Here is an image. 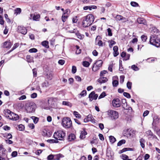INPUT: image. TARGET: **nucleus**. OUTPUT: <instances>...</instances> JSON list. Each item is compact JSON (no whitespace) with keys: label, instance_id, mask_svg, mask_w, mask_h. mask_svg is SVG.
<instances>
[{"label":"nucleus","instance_id":"obj_1","mask_svg":"<svg viewBox=\"0 0 160 160\" xmlns=\"http://www.w3.org/2000/svg\"><path fill=\"white\" fill-rule=\"evenodd\" d=\"M94 21V17L92 14H89L82 18V25L84 27H87L91 25Z\"/></svg>","mask_w":160,"mask_h":160},{"label":"nucleus","instance_id":"obj_2","mask_svg":"<svg viewBox=\"0 0 160 160\" xmlns=\"http://www.w3.org/2000/svg\"><path fill=\"white\" fill-rule=\"evenodd\" d=\"M150 43L158 48L160 46V40L158 38V35L151 34L150 37Z\"/></svg>","mask_w":160,"mask_h":160},{"label":"nucleus","instance_id":"obj_3","mask_svg":"<svg viewBox=\"0 0 160 160\" xmlns=\"http://www.w3.org/2000/svg\"><path fill=\"white\" fill-rule=\"evenodd\" d=\"M36 107L34 102H28L26 104L25 109L28 113H33L35 112Z\"/></svg>","mask_w":160,"mask_h":160},{"label":"nucleus","instance_id":"obj_4","mask_svg":"<svg viewBox=\"0 0 160 160\" xmlns=\"http://www.w3.org/2000/svg\"><path fill=\"white\" fill-rule=\"evenodd\" d=\"M62 125L66 128H70L72 126V122L69 118H64L62 120Z\"/></svg>","mask_w":160,"mask_h":160},{"label":"nucleus","instance_id":"obj_5","mask_svg":"<svg viewBox=\"0 0 160 160\" xmlns=\"http://www.w3.org/2000/svg\"><path fill=\"white\" fill-rule=\"evenodd\" d=\"M66 135V133L62 131H58L55 132L53 134L54 138L57 140H63L64 137Z\"/></svg>","mask_w":160,"mask_h":160},{"label":"nucleus","instance_id":"obj_6","mask_svg":"<svg viewBox=\"0 0 160 160\" xmlns=\"http://www.w3.org/2000/svg\"><path fill=\"white\" fill-rule=\"evenodd\" d=\"M108 115L112 120H116L118 118V113L115 111L109 110L107 111Z\"/></svg>","mask_w":160,"mask_h":160},{"label":"nucleus","instance_id":"obj_7","mask_svg":"<svg viewBox=\"0 0 160 160\" xmlns=\"http://www.w3.org/2000/svg\"><path fill=\"white\" fill-rule=\"evenodd\" d=\"M103 62L102 60H99L96 61L93 65L92 70L94 72L98 70L102 66Z\"/></svg>","mask_w":160,"mask_h":160},{"label":"nucleus","instance_id":"obj_8","mask_svg":"<svg viewBox=\"0 0 160 160\" xmlns=\"http://www.w3.org/2000/svg\"><path fill=\"white\" fill-rule=\"evenodd\" d=\"M6 149L2 145H0V160H5V156L6 155Z\"/></svg>","mask_w":160,"mask_h":160},{"label":"nucleus","instance_id":"obj_9","mask_svg":"<svg viewBox=\"0 0 160 160\" xmlns=\"http://www.w3.org/2000/svg\"><path fill=\"white\" fill-rule=\"evenodd\" d=\"M112 104L114 107H119L121 105V101L119 98H115L112 100Z\"/></svg>","mask_w":160,"mask_h":160},{"label":"nucleus","instance_id":"obj_10","mask_svg":"<svg viewBox=\"0 0 160 160\" xmlns=\"http://www.w3.org/2000/svg\"><path fill=\"white\" fill-rule=\"evenodd\" d=\"M98 95L95 94L94 91L91 92L89 95L88 98L89 99V101H92L93 100H96L97 99Z\"/></svg>","mask_w":160,"mask_h":160},{"label":"nucleus","instance_id":"obj_11","mask_svg":"<svg viewBox=\"0 0 160 160\" xmlns=\"http://www.w3.org/2000/svg\"><path fill=\"white\" fill-rule=\"evenodd\" d=\"M18 31L23 34H26L27 33V29L23 26H19L18 27Z\"/></svg>","mask_w":160,"mask_h":160},{"label":"nucleus","instance_id":"obj_12","mask_svg":"<svg viewBox=\"0 0 160 160\" xmlns=\"http://www.w3.org/2000/svg\"><path fill=\"white\" fill-rule=\"evenodd\" d=\"M13 112L9 110L8 109H4L3 111V114L4 115L5 117L7 118L10 119L11 118V115L12 114V113Z\"/></svg>","mask_w":160,"mask_h":160},{"label":"nucleus","instance_id":"obj_13","mask_svg":"<svg viewBox=\"0 0 160 160\" xmlns=\"http://www.w3.org/2000/svg\"><path fill=\"white\" fill-rule=\"evenodd\" d=\"M101 38L100 36H98L95 39V44L98 45L99 46H102L103 42L101 40Z\"/></svg>","mask_w":160,"mask_h":160},{"label":"nucleus","instance_id":"obj_14","mask_svg":"<svg viewBox=\"0 0 160 160\" xmlns=\"http://www.w3.org/2000/svg\"><path fill=\"white\" fill-rule=\"evenodd\" d=\"M106 156L108 157V159H112L114 155L113 152L111 151L110 149L107 148L106 151Z\"/></svg>","mask_w":160,"mask_h":160},{"label":"nucleus","instance_id":"obj_15","mask_svg":"<svg viewBox=\"0 0 160 160\" xmlns=\"http://www.w3.org/2000/svg\"><path fill=\"white\" fill-rule=\"evenodd\" d=\"M108 80V79L107 78L104 77H101V78L98 79L97 81L100 83L102 84L106 82Z\"/></svg>","mask_w":160,"mask_h":160},{"label":"nucleus","instance_id":"obj_16","mask_svg":"<svg viewBox=\"0 0 160 160\" xmlns=\"http://www.w3.org/2000/svg\"><path fill=\"white\" fill-rule=\"evenodd\" d=\"M11 117V118H10V119L14 121H16L18 120L19 118V117L18 115L17 114H15L13 112L12 113Z\"/></svg>","mask_w":160,"mask_h":160},{"label":"nucleus","instance_id":"obj_17","mask_svg":"<svg viewBox=\"0 0 160 160\" xmlns=\"http://www.w3.org/2000/svg\"><path fill=\"white\" fill-rule=\"evenodd\" d=\"M137 21L139 24H143L145 25L147 23L146 20L143 18H138Z\"/></svg>","mask_w":160,"mask_h":160},{"label":"nucleus","instance_id":"obj_18","mask_svg":"<svg viewBox=\"0 0 160 160\" xmlns=\"http://www.w3.org/2000/svg\"><path fill=\"white\" fill-rule=\"evenodd\" d=\"M12 44L9 41H6L3 43V47L6 48H10L12 45Z\"/></svg>","mask_w":160,"mask_h":160},{"label":"nucleus","instance_id":"obj_19","mask_svg":"<svg viewBox=\"0 0 160 160\" xmlns=\"http://www.w3.org/2000/svg\"><path fill=\"white\" fill-rule=\"evenodd\" d=\"M87 134V132L85 130V129H83V131L81 132L80 138L81 139H83L86 137L85 136Z\"/></svg>","mask_w":160,"mask_h":160},{"label":"nucleus","instance_id":"obj_20","mask_svg":"<svg viewBox=\"0 0 160 160\" xmlns=\"http://www.w3.org/2000/svg\"><path fill=\"white\" fill-rule=\"evenodd\" d=\"M122 107L123 108L125 109L128 110L127 107V104L126 102V100L125 99H122Z\"/></svg>","mask_w":160,"mask_h":160},{"label":"nucleus","instance_id":"obj_21","mask_svg":"<svg viewBox=\"0 0 160 160\" xmlns=\"http://www.w3.org/2000/svg\"><path fill=\"white\" fill-rule=\"evenodd\" d=\"M76 138V136L73 133H71L70 134L68 138V140L69 141H71L74 140Z\"/></svg>","mask_w":160,"mask_h":160},{"label":"nucleus","instance_id":"obj_22","mask_svg":"<svg viewBox=\"0 0 160 160\" xmlns=\"http://www.w3.org/2000/svg\"><path fill=\"white\" fill-rule=\"evenodd\" d=\"M87 95V91L85 90H83L78 95V98H80L82 97H83L86 96Z\"/></svg>","mask_w":160,"mask_h":160},{"label":"nucleus","instance_id":"obj_23","mask_svg":"<svg viewBox=\"0 0 160 160\" xmlns=\"http://www.w3.org/2000/svg\"><path fill=\"white\" fill-rule=\"evenodd\" d=\"M92 120V115L89 114L87 116V118H84V121L85 122H88Z\"/></svg>","mask_w":160,"mask_h":160},{"label":"nucleus","instance_id":"obj_24","mask_svg":"<svg viewBox=\"0 0 160 160\" xmlns=\"http://www.w3.org/2000/svg\"><path fill=\"white\" fill-rule=\"evenodd\" d=\"M42 45L47 48H49V42L48 41H44L42 42Z\"/></svg>","mask_w":160,"mask_h":160},{"label":"nucleus","instance_id":"obj_25","mask_svg":"<svg viewBox=\"0 0 160 160\" xmlns=\"http://www.w3.org/2000/svg\"><path fill=\"white\" fill-rule=\"evenodd\" d=\"M140 142L141 147L142 148H144L145 147L144 143L145 142V140L144 139L141 138L140 140Z\"/></svg>","mask_w":160,"mask_h":160},{"label":"nucleus","instance_id":"obj_26","mask_svg":"<svg viewBox=\"0 0 160 160\" xmlns=\"http://www.w3.org/2000/svg\"><path fill=\"white\" fill-rule=\"evenodd\" d=\"M109 139L110 142L112 143H114L116 141V138L113 136H110L109 137Z\"/></svg>","mask_w":160,"mask_h":160},{"label":"nucleus","instance_id":"obj_27","mask_svg":"<svg viewBox=\"0 0 160 160\" xmlns=\"http://www.w3.org/2000/svg\"><path fill=\"white\" fill-rule=\"evenodd\" d=\"M146 133L148 136L149 137V138H152V136L153 134L152 132L150 130H148L146 131Z\"/></svg>","mask_w":160,"mask_h":160},{"label":"nucleus","instance_id":"obj_28","mask_svg":"<svg viewBox=\"0 0 160 160\" xmlns=\"http://www.w3.org/2000/svg\"><path fill=\"white\" fill-rule=\"evenodd\" d=\"M62 155L61 154L54 155V160H59Z\"/></svg>","mask_w":160,"mask_h":160},{"label":"nucleus","instance_id":"obj_29","mask_svg":"<svg viewBox=\"0 0 160 160\" xmlns=\"http://www.w3.org/2000/svg\"><path fill=\"white\" fill-rule=\"evenodd\" d=\"M69 15H66L65 14H62V20L63 22H65L66 19L68 18V17Z\"/></svg>","mask_w":160,"mask_h":160},{"label":"nucleus","instance_id":"obj_30","mask_svg":"<svg viewBox=\"0 0 160 160\" xmlns=\"http://www.w3.org/2000/svg\"><path fill=\"white\" fill-rule=\"evenodd\" d=\"M76 35L77 36L78 38L80 39H82L83 38V35H82L80 34L79 32L78 31H77L75 33Z\"/></svg>","mask_w":160,"mask_h":160},{"label":"nucleus","instance_id":"obj_31","mask_svg":"<svg viewBox=\"0 0 160 160\" xmlns=\"http://www.w3.org/2000/svg\"><path fill=\"white\" fill-rule=\"evenodd\" d=\"M40 18V15L39 14L34 15L33 17V20L38 21L39 19Z\"/></svg>","mask_w":160,"mask_h":160},{"label":"nucleus","instance_id":"obj_32","mask_svg":"<svg viewBox=\"0 0 160 160\" xmlns=\"http://www.w3.org/2000/svg\"><path fill=\"white\" fill-rule=\"evenodd\" d=\"M31 118L33 120V122L35 124L37 123L38 121L39 118L37 117L32 116L31 117Z\"/></svg>","mask_w":160,"mask_h":160},{"label":"nucleus","instance_id":"obj_33","mask_svg":"<svg viewBox=\"0 0 160 160\" xmlns=\"http://www.w3.org/2000/svg\"><path fill=\"white\" fill-rule=\"evenodd\" d=\"M47 141L48 142H49L50 143H57L58 142V140H57L56 139V140L53 139H48V140H47Z\"/></svg>","mask_w":160,"mask_h":160},{"label":"nucleus","instance_id":"obj_34","mask_svg":"<svg viewBox=\"0 0 160 160\" xmlns=\"http://www.w3.org/2000/svg\"><path fill=\"white\" fill-rule=\"evenodd\" d=\"M112 84L113 87H116L118 85V81L117 80H113L112 82Z\"/></svg>","mask_w":160,"mask_h":160},{"label":"nucleus","instance_id":"obj_35","mask_svg":"<svg viewBox=\"0 0 160 160\" xmlns=\"http://www.w3.org/2000/svg\"><path fill=\"white\" fill-rule=\"evenodd\" d=\"M158 32V30L156 28H153L152 30H151V32L153 34H155V33L157 34Z\"/></svg>","mask_w":160,"mask_h":160},{"label":"nucleus","instance_id":"obj_36","mask_svg":"<svg viewBox=\"0 0 160 160\" xmlns=\"http://www.w3.org/2000/svg\"><path fill=\"white\" fill-rule=\"evenodd\" d=\"M21 9L19 8H17L15 10L14 13L16 15L20 14L21 12Z\"/></svg>","mask_w":160,"mask_h":160},{"label":"nucleus","instance_id":"obj_37","mask_svg":"<svg viewBox=\"0 0 160 160\" xmlns=\"http://www.w3.org/2000/svg\"><path fill=\"white\" fill-rule=\"evenodd\" d=\"M26 58L27 60V61L29 62H32L33 60L32 58L30 55H27Z\"/></svg>","mask_w":160,"mask_h":160},{"label":"nucleus","instance_id":"obj_38","mask_svg":"<svg viewBox=\"0 0 160 160\" xmlns=\"http://www.w3.org/2000/svg\"><path fill=\"white\" fill-rule=\"evenodd\" d=\"M126 142L125 140L122 139L120 140L118 143L117 146H121L122 144L125 143Z\"/></svg>","mask_w":160,"mask_h":160},{"label":"nucleus","instance_id":"obj_39","mask_svg":"<svg viewBox=\"0 0 160 160\" xmlns=\"http://www.w3.org/2000/svg\"><path fill=\"white\" fill-rule=\"evenodd\" d=\"M90 63L89 62L86 61H84L82 62V65L85 67H88L90 65Z\"/></svg>","mask_w":160,"mask_h":160},{"label":"nucleus","instance_id":"obj_40","mask_svg":"<svg viewBox=\"0 0 160 160\" xmlns=\"http://www.w3.org/2000/svg\"><path fill=\"white\" fill-rule=\"evenodd\" d=\"M62 104L63 105L68 106L70 107H71L72 106L71 103L68 102L63 101L62 102Z\"/></svg>","mask_w":160,"mask_h":160},{"label":"nucleus","instance_id":"obj_41","mask_svg":"<svg viewBox=\"0 0 160 160\" xmlns=\"http://www.w3.org/2000/svg\"><path fill=\"white\" fill-rule=\"evenodd\" d=\"M122 158L123 160H131V159L128 158V156L122 154Z\"/></svg>","mask_w":160,"mask_h":160},{"label":"nucleus","instance_id":"obj_42","mask_svg":"<svg viewBox=\"0 0 160 160\" xmlns=\"http://www.w3.org/2000/svg\"><path fill=\"white\" fill-rule=\"evenodd\" d=\"M132 82H128L127 83V87L129 89H131L132 88Z\"/></svg>","mask_w":160,"mask_h":160},{"label":"nucleus","instance_id":"obj_43","mask_svg":"<svg viewBox=\"0 0 160 160\" xmlns=\"http://www.w3.org/2000/svg\"><path fill=\"white\" fill-rule=\"evenodd\" d=\"M47 159L48 160H54V155L51 154L48 155L47 158Z\"/></svg>","mask_w":160,"mask_h":160},{"label":"nucleus","instance_id":"obj_44","mask_svg":"<svg viewBox=\"0 0 160 160\" xmlns=\"http://www.w3.org/2000/svg\"><path fill=\"white\" fill-rule=\"evenodd\" d=\"M18 128L20 131H22L24 129V126L22 124L18 125Z\"/></svg>","mask_w":160,"mask_h":160},{"label":"nucleus","instance_id":"obj_45","mask_svg":"<svg viewBox=\"0 0 160 160\" xmlns=\"http://www.w3.org/2000/svg\"><path fill=\"white\" fill-rule=\"evenodd\" d=\"M123 95L126 98H131V96L129 93L127 92H124L123 93Z\"/></svg>","mask_w":160,"mask_h":160},{"label":"nucleus","instance_id":"obj_46","mask_svg":"<svg viewBox=\"0 0 160 160\" xmlns=\"http://www.w3.org/2000/svg\"><path fill=\"white\" fill-rule=\"evenodd\" d=\"M38 51V50L35 48H32L29 50V52L30 53L36 52Z\"/></svg>","mask_w":160,"mask_h":160},{"label":"nucleus","instance_id":"obj_47","mask_svg":"<svg viewBox=\"0 0 160 160\" xmlns=\"http://www.w3.org/2000/svg\"><path fill=\"white\" fill-rule=\"evenodd\" d=\"M125 77L123 75H122L120 76V82L121 84H122L124 81Z\"/></svg>","mask_w":160,"mask_h":160},{"label":"nucleus","instance_id":"obj_48","mask_svg":"<svg viewBox=\"0 0 160 160\" xmlns=\"http://www.w3.org/2000/svg\"><path fill=\"white\" fill-rule=\"evenodd\" d=\"M131 68L133 70H134L135 71H138L139 69L138 68V67L137 66H136L135 65H132L131 66Z\"/></svg>","mask_w":160,"mask_h":160},{"label":"nucleus","instance_id":"obj_49","mask_svg":"<svg viewBox=\"0 0 160 160\" xmlns=\"http://www.w3.org/2000/svg\"><path fill=\"white\" fill-rule=\"evenodd\" d=\"M106 96V94L104 92H102L98 98V99H100Z\"/></svg>","mask_w":160,"mask_h":160},{"label":"nucleus","instance_id":"obj_50","mask_svg":"<svg viewBox=\"0 0 160 160\" xmlns=\"http://www.w3.org/2000/svg\"><path fill=\"white\" fill-rule=\"evenodd\" d=\"M49 86V84L48 82L47 81H45V82H44L42 84V87H47Z\"/></svg>","mask_w":160,"mask_h":160},{"label":"nucleus","instance_id":"obj_51","mask_svg":"<svg viewBox=\"0 0 160 160\" xmlns=\"http://www.w3.org/2000/svg\"><path fill=\"white\" fill-rule=\"evenodd\" d=\"M116 18L118 20H123V19H125V18H123L122 16L120 15H117L116 16Z\"/></svg>","mask_w":160,"mask_h":160},{"label":"nucleus","instance_id":"obj_52","mask_svg":"<svg viewBox=\"0 0 160 160\" xmlns=\"http://www.w3.org/2000/svg\"><path fill=\"white\" fill-rule=\"evenodd\" d=\"M119 70L122 71L123 70V68L122 64V61L121 60H119Z\"/></svg>","mask_w":160,"mask_h":160},{"label":"nucleus","instance_id":"obj_53","mask_svg":"<svg viewBox=\"0 0 160 160\" xmlns=\"http://www.w3.org/2000/svg\"><path fill=\"white\" fill-rule=\"evenodd\" d=\"M4 137H6L7 138L9 139H11L12 138V135L10 133L5 134V135L4 136Z\"/></svg>","mask_w":160,"mask_h":160},{"label":"nucleus","instance_id":"obj_54","mask_svg":"<svg viewBox=\"0 0 160 160\" xmlns=\"http://www.w3.org/2000/svg\"><path fill=\"white\" fill-rule=\"evenodd\" d=\"M74 114L76 117L77 118H81V115L78 113V112L76 111L74 112Z\"/></svg>","mask_w":160,"mask_h":160},{"label":"nucleus","instance_id":"obj_55","mask_svg":"<svg viewBox=\"0 0 160 160\" xmlns=\"http://www.w3.org/2000/svg\"><path fill=\"white\" fill-rule=\"evenodd\" d=\"M130 4L133 7H138L139 5L137 2H131Z\"/></svg>","mask_w":160,"mask_h":160},{"label":"nucleus","instance_id":"obj_56","mask_svg":"<svg viewBox=\"0 0 160 160\" xmlns=\"http://www.w3.org/2000/svg\"><path fill=\"white\" fill-rule=\"evenodd\" d=\"M141 38L142 41L144 42H145L146 41V40L147 39V37L146 36L143 35L141 36Z\"/></svg>","mask_w":160,"mask_h":160},{"label":"nucleus","instance_id":"obj_57","mask_svg":"<svg viewBox=\"0 0 160 160\" xmlns=\"http://www.w3.org/2000/svg\"><path fill=\"white\" fill-rule=\"evenodd\" d=\"M108 73V72L106 70H103L100 73V76L101 77H102L104 75V74Z\"/></svg>","mask_w":160,"mask_h":160},{"label":"nucleus","instance_id":"obj_58","mask_svg":"<svg viewBox=\"0 0 160 160\" xmlns=\"http://www.w3.org/2000/svg\"><path fill=\"white\" fill-rule=\"evenodd\" d=\"M77 71V68L76 66H73L72 67V72L73 73H76Z\"/></svg>","mask_w":160,"mask_h":160},{"label":"nucleus","instance_id":"obj_59","mask_svg":"<svg viewBox=\"0 0 160 160\" xmlns=\"http://www.w3.org/2000/svg\"><path fill=\"white\" fill-rule=\"evenodd\" d=\"M107 31L108 32V35L109 36H112V32L111 29L109 28L107 29Z\"/></svg>","mask_w":160,"mask_h":160},{"label":"nucleus","instance_id":"obj_60","mask_svg":"<svg viewBox=\"0 0 160 160\" xmlns=\"http://www.w3.org/2000/svg\"><path fill=\"white\" fill-rule=\"evenodd\" d=\"M70 12V10L69 9H67L64 12L63 14H67V15H69Z\"/></svg>","mask_w":160,"mask_h":160},{"label":"nucleus","instance_id":"obj_61","mask_svg":"<svg viewBox=\"0 0 160 160\" xmlns=\"http://www.w3.org/2000/svg\"><path fill=\"white\" fill-rule=\"evenodd\" d=\"M75 78L76 80L78 82H80L82 80L81 78L79 76H76Z\"/></svg>","mask_w":160,"mask_h":160},{"label":"nucleus","instance_id":"obj_62","mask_svg":"<svg viewBox=\"0 0 160 160\" xmlns=\"http://www.w3.org/2000/svg\"><path fill=\"white\" fill-rule=\"evenodd\" d=\"M65 62V61L64 60H60L58 61V63L59 64L61 65H63Z\"/></svg>","mask_w":160,"mask_h":160},{"label":"nucleus","instance_id":"obj_63","mask_svg":"<svg viewBox=\"0 0 160 160\" xmlns=\"http://www.w3.org/2000/svg\"><path fill=\"white\" fill-rule=\"evenodd\" d=\"M19 45V44L18 43H16L14 44L13 47L12 48L14 50L16 48H18Z\"/></svg>","mask_w":160,"mask_h":160},{"label":"nucleus","instance_id":"obj_64","mask_svg":"<svg viewBox=\"0 0 160 160\" xmlns=\"http://www.w3.org/2000/svg\"><path fill=\"white\" fill-rule=\"evenodd\" d=\"M18 154V153L17 151H13V152L11 154V155L12 157H16Z\"/></svg>","mask_w":160,"mask_h":160}]
</instances>
